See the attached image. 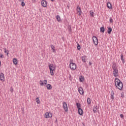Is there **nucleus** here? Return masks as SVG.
<instances>
[{
    "label": "nucleus",
    "mask_w": 126,
    "mask_h": 126,
    "mask_svg": "<svg viewBox=\"0 0 126 126\" xmlns=\"http://www.w3.org/2000/svg\"><path fill=\"white\" fill-rule=\"evenodd\" d=\"M4 52L5 54H6L7 56L8 57V54H9V51L6 50V48H4Z\"/></svg>",
    "instance_id": "nucleus-18"
},
{
    "label": "nucleus",
    "mask_w": 126,
    "mask_h": 126,
    "mask_svg": "<svg viewBox=\"0 0 126 126\" xmlns=\"http://www.w3.org/2000/svg\"><path fill=\"white\" fill-rule=\"evenodd\" d=\"M51 1H55V0H51Z\"/></svg>",
    "instance_id": "nucleus-41"
},
{
    "label": "nucleus",
    "mask_w": 126,
    "mask_h": 126,
    "mask_svg": "<svg viewBox=\"0 0 126 126\" xmlns=\"http://www.w3.org/2000/svg\"><path fill=\"white\" fill-rule=\"evenodd\" d=\"M90 14L92 17H94V12H93V11H90Z\"/></svg>",
    "instance_id": "nucleus-27"
},
{
    "label": "nucleus",
    "mask_w": 126,
    "mask_h": 126,
    "mask_svg": "<svg viewBox=\"0 0 126 126\" xmlns=\"http://www.w3.org/2000/svg\"><path fill=\"white\" fill-rule=\"evenodd\" d=\"M121 61L123 63H125V60H124V55H121Z\"/></svg>",
    "instance_id": "nucleus-30"
},
{
    "label": "nucleus",
    "mask_w": 126,
    "mask_h": 126,
    "mask_svg": "<svg viewBox=\"0 0 126 126\" xmlns=\"http://www.w3.org/2000/svg\"><path fill=\"white\" fill-rule=\"evenodd\" d=\"M121 97L122 98H124V97H125V95H124V93H121Z\"/></svg>",
    "instance_id": "nucleus-35"
},
{
    "label": "nucleus",
    "mask_w": 126,
    "mask_h": 126,
    "mask_svg": "<svg viewBox=\"0 0 126 126\" xmlns=\"http://www.w3.org/2000/svg\"><path fill=\"white\" fill-rule=\"evenodd\" d=\"M1 65V62L0 61V66Z\"/></svg>",
    "instance_id": "nucleus-40"
},
{
    "label": "nucleus",
    "mask_w": 126,
    "mask_h": 126,
    "mask_svg": "<svg viewBox=\"0 0 126 126\" xmlns=\"http://www.w3.org/2000/svg\"><path fill=\"white\" fill-rule=\"evenodd\" d=\"M39 83L41 86H43V85H46V84L48 83V81H47V80H44L43 82L42 80H40L39 81Z\"/></svg>",
    "instance_id": "nucleus-10"
},
{
    "label": "nucleus",
    "mask_w": 126,
    "mask_h": 126,
    "mask_svg": "<svg viewBox=\"0 0 126 126\" xmlns=\"http://www.w3.org/2000/svg\"><path fill=\"white\" fill-rule=\"evenodd\" d=\"M87 58V57L86 56H82V62H83L84 63H85L86 62Z\"/></svg>",
    "instance_id": "nucleus-17"
},
{
    "label": "nucleus",
    "mask_w": 126,
    "mask_h": 126,
    "mask_svg": "<svg viewBox=\"0 0 126 126\" xmlns=\"http://www.w3.org/2000/svg\"><path fill=\"white\" fill-rule=\"evenodd\" d=\"M13 63L14 64H17V59H16V58H14L13 59Z\"/></svg>",
    "instance_id": "nucleus-23"
},
{
    "label": "nucleus",
    "mask_w": 126,
    "mask_h": 126,
    "mask_svg": "<svg viewBox=\"0 0 126 126\" xmlns=\"http://www.w3.org/2000/svg\"><path fill=\"white\" fill-rule=\"evenodd\" d=\"M76 106L78 110L79 109H81V105H80V103H76Z\"/></svg>",
    "instance_id": "nucleus-22"
},
{
    "label": "nucleus",
    "mask_w": 126,
    "mask_h": 126,
    "mask_svg": "<svg viewBox=\"0 0 126 126\" xmlns=\"http://www.w3.org/2000/svg\"><path fill=\"white\" fill-rule=\"evenodd\" d=\"M56 18H57V20H58V21H59V22H61V17H60V16L57 15L56 16Z\"/></svg>",
    "instance_id": "nucleus-28"
},
{
    "label": "nucleus",
    "mask_w": 126,
    "mask_h": 126,
    "mask_svg": "<svg viewBox=\"0 0 126 126\" xmlns=\"http://www.w3.org/2000/svg\"><path fill=\"white\" fill-rule=\"evenodd\" d=\"M52 113L51 112H46L44 115V118H45V119L52 118Z\"/></svg>",
    "instance_id": "nucleus-6"
},
{
    "label": "nucleus",
    "mask_w": 126,
    "mask_h": 126,
    "mask_svg": "<svg viewBox=\"0 0 126 126\" xmlns=\"http://www.w3.org/2000/svg\"><path fill=\"white\" fill-rule=\"evenodd\" d=\"M35 100L37 104H40V99L39 98V97H37Z\"/></svg>",
    "instance_id": "nucleus-29"
},
{
    "label": "nucleus",
    "mask_w": 126,
    "mask_h": 126,
    "mask_svg": "<svg viewBox=\"0 0 126 126\" xmlns=\"http://www.w3.org/2000/svg\"><path fill=\"white\" fill-rule=\"evenodd\" d=\"M115 86L117 87V88H118V89H119V90H122V89H123V83L121 81V80H119V78H115Z\"/></svg>",
    "instance_id": "nucleus-1"
},
{
    "label": "nucleus",
    "mask_w": 126,
    "mask_h": 126,
    "mask_svg": "<svg viewBox=\"0 0 126 126\" xmlns=\"http://www.w3.org/2000/svg\"><path fill=\"white\" fill-rule=\"evenodd\" d=\"M107 5L108 8H109V9H112V4H111L110 2H108L107 4Z\"/></svg>",
    "instance_id": "nucleus-16"
},
{
    "label": "nucleus",
    "mask_w": 126,
    "mask_h": 126,
    "mask_svg": "<svg viewBox=\"0 0 126 126\" xmlns=\"http://www.w3.org/2000/svg\"><path fill=\"white\" fill-rule=\"evenodd\" d=\"M120 117H121V118H123L124 115L123 114H121Z\"/></svg>",
    "instance_id": "nucleus-37"
},
{
    "label": "nucleus",
    "mask_w": 126,
    "mask_h": 126,
    "mask_svg": "<svg viewBox=\"0 0 126 126\" xmlns=\"http://www.w3.org/2000/svg\"><path fill=\"white\" fill-rule=\"evenodd\" d=\"M0 80L2 82L4 81V74H3V73H1L0 74Z\"/></svg>",
    "instance_id": "nucleus-12"
},
{
    "label": "nucleus",
    "mask_w": 126,
    "mask_h": 126,
    "mask_svg": "<svg viewBox=\"0 0 126 126\" xmlns=\"http://www.w3.org/2000/svg\"><path fill=\"white\" fill-rule=\"evenodd\" d=\"M109 21L110 22V23H113V19L112 18H110V20H109Z\"/></svg>",
    "instance_id": "nucleus-33"
},
{
    "label": "nucleus",
    "mask_w": 126,
    "mask_h": 126,
    "mask_svg": "<svg viewBox=\"0 0 126 126\" xmlns=\"http://www.w3.org/2000/svg\"><path fill=\"white\" fill-rule=\"evenodd\" d=\"M114 94H115V93L113 91H112L111 92L110 98L111 99H112V100H114L115 99V96H114Z\"/></svg>",
    "instance_id": "nucleus-14"
},
{
    "label": "nucleus",
    "mask_w": 126,
    "mask_h": 126,
    "mask_svg": "<svg viewBox=\"0 0 126 126\" xmlns=\"http://www.w3.org/2000/svg\"><path fill=\"white\" fill-rule=\"evenodd\" d=\"M79 115H80V116H82L83 115V110L82 109L80 108L78 110Z\"/></svg>",
    "instance_id": "nucleus-13"
},
{
    "label": "nucleus",
    "mask_w": 126,
    "mask_h": 126,
    "mask_svg": "<svg viewBox=\"0 0 126 126\" xmlns=\"http://www.w3.org/2000/svg\"><path fill=\"white\" fill-rule=\"evenodd\" d=\"M100 32H102V33H104L105 32V28L104 27H102L100 28Z\"/></svg>",
    "instance_id": "nucleus-26"
},
{
    "label": "nucleus",
    "mask_w": 126,
    "mask_h": 126,
    "mask_svg": "<svg viewBox=\"0 0 126 126\" xmlns=\"http://www.w3.org/2000/svg\"><path fill=\"white\" fill-rule=\"evenodd\" d=\"M46 87L48 90H51V89H52V85L51 84H47L46 85Z\"/></svg>",
    "instance_id": "nucleus-15"
},
{
    "label": "nucleus",
    "mask_w": 126,
    "mask_h": 126,
    "mask_svg": "<svg viewBox=\"0 0 126 126\" xmlns=\"http://www.w3.org/2000/svg\"><path fill=\"white\" fill-rule=\"evenodd\" d=\"M113 31V29H112V28H108V30H107V33L108 34H111V32Z\"/></svg>",
    "instance_id": "nucleus-21"
},
{
    "label": "nucleus",
    "mask_w": 126,
    "mask_h": 126,
    "mask_svg": "<svg viewBox=\"0 0 126 126\" xmlns=\"http://www.w3.org/2000/svg\"><path fill=\"white\" fill-rule=\"evenodd\" d=\"M51 50L53 51V53H55V46H54V45H51Z\"/></svg>",
    "instance_id": "nucleus-24"
},
{
    "label": "nucleus",
    "mask_w": 126,
    "mask_h": 126,
    "mask_svg": "<svg viewBox=\"0 0 126 126\" xmlns=\"http://www.w3.org/2000/svg\"><path fill=\"white\" fill-rule=\"evenodd\" d=\"M98 110V108H97V106H94V108H93V112L94 113H97V110Z\"/></svg>",
    "instance_id": "nucleus-19"
},
{
    "label": "nucleus",
    "mask_w": 126,
    "mask_h": 126,
    "mask_svg": "<svg viewBox=\"0 0 126 126\" xmlns=\"http://www.w3.org/2000/svg\"><path fill=\"white\" fill-rule=\"evenodd\" d=\"M41 3L42 6H43V7H47V6H48V5L47 4V1L46 0H42L41 1Z\"/></svg>",
    "instance_id": "nucleus-9"
},
{
    "label": "nucleus",
    "mask_w": 126,
    "mask_h": 126,
    "mask_svg": "<svg viewBox=\"0 0 126 126\" xmlns=\"http://www.w3.org/2000/svg\"><path fill=\"white\" fill-rule=\"evenodd\" d=\"M69 32H71V27H70V28L69 29Z\"/></svg>",
    "instance_id": "nucleus-36"
},
{
    "label": "nucleus",
    "mask_w": 126,
    "mask_h": 126,
    "mask_svg": "<svg viewBox=\"0 0 126 126\" xmlns=\"http://www.w3.org/2000/svg\"><path fill=\"white\" fill-rule=\"evenodd\" d=\"M112 69L113 70V75L115 77L119 76V70L116 68L115 66H112Z\"/></svg>",
    "instance_id": "nucleus-2"
},
{
    "label": "nucleus",
    "mask_w": 126,
    "mask_h": 126,
    "mask_svg": "<svg viewBox=\"0 0 126 126\" xmlns=\"http://www.w3.org/2000/svg\"><path fill=\"white\" fill-rule=\"evenodd\" d=\"M19 0L20 1H22V2L24 1V0Z\"/></svg>",
    "instance_id": "nucleus-39"
},
{
    "label": "nucleus",
    "mask_w": 126,
    "mask_h": 126,
    "mask_svg": "<svg viewBox=\"0 0 126 126\" xmlns=\"http://www.w3.org/2000/svg\"><path fill=\"white\" fill-rule=\"evenodd\" d=\"M93 41L94 45H95L96 46L98 45V38H97V37H96L95 36H94L93 37Z\"/></svg>",
    "instance_id": "nucleus-7"
},
{
    "label": "nucleus",
    "mask_w": 126,
    "mask_h": 126,
    "mask_svg": "<svg viewBox=\"0 0 126 126\" xmlns=\"http://www.w3.org/2000/svg\"><path fill=\"white\" fill-rule=\"evenodd\" d=\"M81 49V47H80V45L79 44H78V46H77V49L78 50H80Z\"/></svg>",
    "instance_id": "nucleus-32"
},
{
    "label": "nucleus",
    "mask_w": 126,
    "mask_h": 126,
    "mask_svg": "<svg viewBox=\"0 0 126 126\" xmlns=\"http://www.w3.org/2000/svg\"><path fill=\"white\" fill-rule=\"evenodd\" d=\"M63 110H64V112H65L66 113H67V112H68V109L67 108V104L65 102H63Z\"/></svg>",
    "instance_id": "nucleus-8"
},
{
    "label": "nucleus",
    "mask_w": 126,
    "mask_h": 126,
    "mask_svg": "<svg viewBox=\"0 0 126 126\" xmlns=\"http://www.w3.org/2000/svg\"><path fill=\"white\" fill-rule=\"evenodd\" d=\"M49 68L50 70L51 75H54V70L56 69V68H55V66L53 65V64H50L49 65Z\"/></svg>",
    "instance_id": "nucleus-3"
},
{
    "label": "nucleus",
    "mask_w": 126,
    "mask_h": 126,
    "mask_svg": "<svg viewBox=\"0 0 126 126\" xmlns=\"http://www.w3.org/2000/svg\"><path fill=\"white\" fill-rule=\"evenodd\" d=\"M91 64H92V63L91 62H89V65H91Z\"/></svg>",
    "instance_id": "nucleus-38"
},
{
    "label": "nucleus",
    "mask_w": 126,
    "mask_h": 126,
    "mask_svg": "<svg viewBox=\"0 0 126 126\" xmlns=\"http://www.w3.org/2000/svg\"><path fill=\"white\" fill-rule=\"evenodd\" d=\"M3 58H4L3 55L2 54H0V59H2Z\"/></svg>",
    "instance_id": "nucleus-34"
},
{
    "label": "nucleus",
    "mask_w": 126,
    "mask_h": 126,
    "mask_svg": "<svg viewBox=\"0 0 126 126\" xmlns=\"http://www.w3.org/2000/svg\"><path fill=\"white\" fill-rule=\"evenodd\" d=\"M78 91L81 95H83V94H84V91H83V89L82 88V87H79L78 88Z\"/></svg>",
    "instance_id": "nucleus-11"
},
{
    "label": "nucleus",
    "mask_w": 126,
    "mask_h": 126,
    "mask_svg": "<svg viewBox=\"0 0 126 126\" xmlns=\"http://www.w3.org/2000/svg\"><path fill=\"white\" fill-rule=\"evenodd\" d=\"M69 66H70V68L71 69H72L73 70L76 69V64H75V63H70Z\"/></svg>",
    "instance_id": "nucleus-5"
},
{
    "label": "nucleus",
    "mask_w": 126,
    "mask_h": 126,
    "mask_svg": "<svg viewBox=\"0 0 126 126\" xmlns=\"http://www.w3.org/2000/svg\"><path fill=\"white\" fill-rule=\"evenodd\" d=\"M76 11L79 16H81V15H82V11H81V8L79 5H77Z\"/></svg>",
    "instance_id": "nucleus-4"
},
{
    "label": "nucleus",
    "mask_w": 126,
    "mask_h": 126,
    "mask_svg": "<svg viewBox=\"0 0 126 126\" xmlns=\"http://www.w3.org/2000/svg\"><path fill=\"white\" fill-rule=\"evenodd\" d=\"M79 80L80 82H83L84 81V76H80L79 77Z\"/></svg>",
    "instance_id": "nucleus-20"
},
{
    "label": "nucleus",
    "mask_w": 126,
    "mask_h": 126,
    "mask_svg": "<svg viewBox=\"0 0 126 126\" xmlns=\"http://www.w3.org/2000/svg\"><path fill=\"white\" fill-rule=\"evenodd\" d=\"M21 5H22V6H24L25 5V3H24V1L22 2Z\"/></svg>",
    "instance_id": "nucleus-31"
},
{
    "label": "nucleus",
    "mask_w": 126,
    "mask_h": 126,
    "mask_svg": "<svg viewBox=\"0 0 126 126\" xmlns=\"http://www.w3.org/2000/svg\"><path fill=\"white\" fill-rule=\"evenodd\" d=\"M87 103L88 105H90V104H91V99L89 97L87 98Z\"/></svg>",
    "instance_id": "nucleus-25"
}]
</instances>
